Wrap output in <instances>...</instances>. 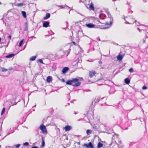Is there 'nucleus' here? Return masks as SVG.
<instances>
[{"instance_id":"1","label":"nucleus","mask_w":148,"mask_h":148,"mask_svg":"<svg viewBox=\"0 0 148 148\" xmlns=\"http://www.w3.org/2000/svg\"><path fill=\"white\" fill-rule=\"evenodd\" d=\"M78 78H74L71 80H68L66 82V85H72L74 87H78L81 84Z\"/></svg>"},{"instance_id":"2","label":"nucleus","mask_w":148,"mask_h":148,"mask_svg":"<svg viewBox=\"0 0 148 148\" xmlns=\"http://www.w3.org/2000/svg\"><path fill=\"white\" fill-rule=\"evenodd\" d=\"M124 19L126 22H125L126 24H132L136 21L134 19L132 16L127 17L125 16Z\"/></svg>"},{"instance_id":"3","label":"nucleus","mask_w":148,"mask_h":148,"mask_svg":"<svg viewBox=\"0 0 148 148\" xmlns=\"http://www.w3.org/2000/svg\"><path fill=\"white\" fill-rule=\"evenodd\" d=\"M39 129L41 130L42 133H47V131L46 130L45 126L43 125V124L41 125L39 127Z\"/></svg>"},{"instance_id":"4","label":"nucleus","mask_w":148,"mask_h":148,"mask_svg":"<svg viewBox=\"0 0 148 148\" xmlns=\"http://www.w3.org/2000/svg\"><path fill=\"white\" fill-rule=\"evenodd\" d=\"M108 19L110 20V22H106L105 23V25H111L112 23V21H113V18L110 15H108Z\"/></svg>"},{"instance_id":"5","label":"nucleus","mask_w":148,"mask_h":148,"mask_svg":"<svg viewBox=\"0 0 148 148\" xmlns=\"http://www.w3.org/2000/svg\"><path fill=\"white\" fill-rule=\"evenodd\" d=\"M84 145L87 148H94V146L91 142L89 143L88 144L84 143Z\"/></svg>"},{"instance_id":"6","label":"nucleus","mask_w":148,"mask_h":148,"mask_svg":"<svg viewBox=\"0 0 148 148\" xmlns=\"http://www.w3.org/2000/svg\"><path fill=\"white\" fill-rule=\"evenodd\" d=\"M49 21H45L43 23L42 26L45 27H47L49 25Z\"/></svg>"},{"instance_id":"7","label":"nucleus","mask_w":148,"mask_h":148,"mask_svg":"<svg viewBox=\"0 0 148 148\" xmlns=\"http://www.w3.org/2000/svg\"><path fill=\"white\" fill-rule=\"evenodd\" d=\"M86 26L89 28H93L95 26V25L92 23H86Z\"/></svg>"},{"instance_id":"8","label":"nucleus","mask_w":148,"mask_h":148,"mask_svg":"<svg viewBox=\"0 0 148 148\" xmlns=\"http://www.w3.org/2000/svg\"><path fill=\"white\" fill-rule=\"evenodd\" d=\"M72 129V127L71 126L66 125L65 126L64 128V129L66 132L69 131Z\"/></svg>"},{"instance_id":"9","label":"nucleus","mask_w":148,"mask_h":148,"mask_svg":"<svg viewBox=\"0 0 148 148\" xmlns=\"http://www.w3.org/2000/svg\"><path fill=\"white\" fill-rule=\"evenodd\" d=\"M96 73V72L95 71H90L89 74V77L90 78L92 77L93 76L95 75Z\"/></svg>"},{"instance_id":"10","label":"nucleus","mask_w":148,"mask_h":148,"mask_svg":"<svg viewBox=\"0 0 148 148\" xmlns=\"http://www.w3.org/2000/svg\"><path fill=\"white\" fill-rule=\"evenodd\" d=\"M69 69L68 67H64L62 70V72L63 74H64L66 73Z\"/></svg>"},{"instance_id":"11","label":"nucleus","mask_w":148,"mask_h":148,"mask_svg":"<svg viewBox=\"0 0 148 148\" xmlns=\"http://www.w3.org/2000/svg\"><path fill=\"white\" fill-rule=\"evenodd\" d=\"M124 57V56L122 55L119 54L117 56V58L118 60L120 61L122 60Z\"/></svg>"},{"instance_id":"12","label":"nucleus","mask_w":148,"mask_h":148,"mask_svg":"<svg viewBox=\"0 0 148 148\" xmlns=\"http://www.w3.org/2000/svg\"><path fill=\"white\" fill-rule=\"evenodd\" d=\"M99 17L100 18L102 19H103L105 18L106 16L105 14H99Z\"/></svg>"},{"instance_id":"13","label":"nucleus","mask_w":148,"mask_h":148,"mask_svg":"<svg viewBox=\"0 0 148 148\" xmlns=\"http://www.w3.org/2000/svg\"><path fill=\"white\" fill-rule=\"evenodd\" d=\"M130 79L128 78H126L124 79L125 83L127 84H128L130 83Z\"/></svg>"},{"instance_id":"14","label":"nucleus","mask_w":148,"mask_h":148,"mask_svg":"<svg viewBox=\"0 0 148 148\" xmlns=\"http://www.w3.org/2000/svg\"><path fill=\"white\" fill-rule=\"evenodd\" d=\"M50 14L49 13H47L45 16L44 17V19L46 20L49 18L50 16Z\"/></svg>"},{"instance_id":"15","label":"nucleus","mask_w":148,"mask_h":148,"mask_svg":"<svg viewBox=\"0 0 148 148\" xmlns=\"http://www.w3.org/2000/svg\"><path fill=\"white\" fill-rule=\"evenodd\" d=\"M15 55V54L14 53H11L5 56V58H11L14 56Z\"/></svg>"},{"instance_id":"16","label":"nucleus","mask_w":148,"mask_h":148,"mask_svg":"<svg viewBox=\"0 0 148 148\" xmlns=\"http://www.w3.org/2000/svg\"><path fill=\"white\" fill-rule=\"evenodd\" d=\"M42 142L41 147H45V142L44 140V137L43 136H42Z\"/></svg>"},{"instance_id":"17","label":"nucleus","mask_w":148,"mask_h":148,"mask_svg":"<svg viewBox=\"0 0 148 148\" xmlns=\"http://www.w3.org/2000/svg\"><path fill=\"white\" fill-rule=\"evenodd\" d=\"M52 77L51 76H48L47 78V81L48 82H50L52 80Z\"/></svg>"},{"instance_id":"18","label":"nucleus","mask_w":148,"mask_h":148,"mask_svg":"<svg viewBox=\"0 0 148 148\" xmlns=\"http://www.w3.org/2000/svg\"><path fill=\"white\" fill-rule=\"evenodd\" d=\"M21 14L23 16L24 18H26L27 17L26 16V12L25 11H22L21 12Z\"/></svg>"},{"instance_id":"19","label":"nucleus","mask_w":148,"mask_h":148,"mask_svg":"<svg viewBox=\"0 0 148 148\" xmlns=\"http://www.w3.org/2000/svg\"><path fill=\"white\" fill-rule=\"evenodd\" d=\"M103 146V144L100 142H99L97 145V147L98 148H100Z\"/></svg>"},{"instance_id":"20","label":"nucleus","mask_w":148,"mask_h":148,"mask_svg":"<svg viewBox=\"0 0 148 148\" xmlns=\"http://www.w3.org/2000/svg\"><path fill=\"white\" fill-rule=\"evenodd\" d=\"M36 56H32L29 59V60L30 61H34L36 59Z\"/></svg>"},{"instance_id":"21","label":"nucleus","mask_w":148,"mask_h":148,"mask_svg":"<svg viewBox=\"0 0 148 148\" xmlns=\"http://www.w3.org/2000/svg\"><path fill=\"white\" fill-rule=\"evenodd\" d=\"M23 41L24 40L23 39L20 42L18 45V46L19 47H21L22 46L23 42Z\"/></svg>"},{"instance_id":"22","label":"nucleus","mask_w":148,"mask_h":148,"mask_svg":"<svg viewBox=\"0 0 148 148\" xmlns=\"http://www.w3.org/2000/svg\"><path fill=\"white\" fill-rule=\"evenodd\" d=\"M89 8L91 10H93L94 9V8L93 4H90L89 6Z\"/></svg>"},{"instance_id":"23","label":"nucleus","mask_w":148,"mask_h":148,"mask_svg":"<svg viewBox=\"0 0 148 148\" xmlns=\"http://www.w3.org/2000/svg\"><path fill=\"white\" fill-rule=\"evenodd\" d=\"M25 27L24 29V30L27 31L28 30V26L27 25V22L25 23Z\"/></svg>"},{"instance_id":"24","label":"nucleus","mask_w":148,"mask_h":148,"mask_svg":"<svg viewBox=\"0 0 148 148\" xmlns=\"http://www.w3.org/2000/svg\"><path fill=\"white\" fill-rule=\"evenodd\" d=\"M91 133V131L90 130H88L86 131V133L88 135L90 134Z\"/></svg>"},{"instance_id":"25","label":"nucleus","mask_w":148,"mask_h":148,"mask_svg":"<svg viewBox=\"0 0 148 148\" xmlns=\"http://www.w3.org/2000/svg\"><path fill=\"white\" fill-rule=\"evenodd\" d=\"M5 108H3V109L2 110L1 112V115H2L4 113V112H5Z\"/></svg>"},{"instance_id":"26","label":"nucleus","mask_w":148,"mask_h":148,"mask_svg":"<svg viewBox=\"0 0 148 148\" xmlns=\"http://www.w3.org/2000/svg\"><path fill=\"white\" fill-rule=\"evenodd\" d=\"M23 5V3H18L16 5V6L18 7H21Z\"/></svg>"},{"instance_id":"27","label":"nucleus","mask_w":148,"mask_h":148,"mask_svg":"<svg viewBox=\"0 0 148 148\" xmlns=\"http://www.w3.org/2000/svg\"><path fill=\"white\" fill-rule=\"evenodd\" d=\"M2 71L3 72L6 71H8V69L4 67L2 68Z\"/></svg>"},{"instance_id":"28","label":"nucleus","mask_w":148,"mask_h":148,"mask_svg":"<svg viewBox=\"0 0 148 148\" xmlns=\"http://www.w3.org/2000/svg\"><path fill=\"white\" fill-rule=\"evenodd\" d=\"M38 61L40 63H42V64H44L42 60L41 59H39L38 60Z\"/></svg>"},{"instance_id":"29","label":"nucleus","mask_w":148,"mask_h":148,"mask_svg":"<svg viewBox=\"0 0 148 148\" xmlns=\"http://www.w3.org/2000/svg\"><path fill=\"white\" fill-rule=\"evenodd\" d=\"M129 71L130 73H132L133 72V69L131 68L129 69Z\"/></svg>"},{"instance_id":"30","label":"nucleus","mask_w":148,"mask_h":148,"mask_svg":"<svg viewBox=\"0 0 148 148\" xmlns=\"http://www.w3.org/2000/svg\"><path fill=\"white\" fill-rule=\"evenodd\" d=\"M29 145V144L27 142H25L23 144V145L24 146H28Z\"/></svg>"},{"instance_id":"31","label":"nucleus","mask_w":148,"mask_h":148,"mask_svg":"<svg viewBox=\"0 0 148 148\" xmlns=\"http://www.w3.org/2000/svg\"><path fill=\"white\" fill-rule=\"evenodd\" d=\"M147 88V87L146 86H143L142 87V89L143 90H145Z\"/></svg>"},{"instance_id":"32","label":"nucleus","mask_w":148,"mask_h":148,"mask_svg":"<svg viewBox=\"0 0 148 148\" xmlns=\"http://www.w3.org/2000/svg\"><path fill=\"white\" fill-rule=\"evenodd\" d=\"M21 145L20 144H18L16 145L15 146L17 148H18Z\"/></svg>"},{"instance_id":"33","label":"nucleus","mask_w":148,"mask_h":148,"mask_svg":"<svg viewBox=\"0 0 148 148\" xmlns=\"http://www.w3.org/2000/svg\"><path fill=\"white\" fill-rule=\"evenodd\" d=\"M65 6L62 5H60L59 6V7L62 8H64V7Z\"/></svg>"},{"instance_id":"34","label":"nucleus","mask_w":148,"mask_h":148,"mask_svg":"<svg viewBox=\"0 0 148 148\" xmlns=\"http://www.w3.org/2000/svg\"><path fill=\"white\" fill-rule=\"evenodd\" d=\"M98 62H99V64H102V62L101 61H99Z\"/></svg>"},{"instance_id":"35","label":"nucleus","mask_w":148,"mask_h":148,"mask_svg":"<svg viewBox=\"0 0 148 148\" xmlns=\"http://www.w3.org/2000/svg\"><path fill=\"white\" fill-rule=\"evenodd\" d=\"M61 80L62 81V82H65V80L64 79H61Z\"/></svg>"},{"instance_id":"36","label":"nucleus","mask_w":148,"mask_h":148,"mask_svg":"<svg viewBox=\"0 0 148 148\" xmlns=\"http://www.w3.org/2000/svg\"><path fill=\"white\" fill-rule=\"evenodd\" d=\"M72 43L74 45H76V43L74 41H72Z\"/></svg>"},{"instance_id":"37","label":"nucleus","mask_w":148,"mask_h":148,"mask_svg":"<svg viewBox=\"0 0 148 148\" xmlns=\"http://www.w3.org/2000/svg\"><path fill=\"white\" fill-rule=\"evenodd\" d=\"M11 36H8V38L10 39V40L11 39Z\"/></svg>"},{"instance_id":"38","label":"nucleus","mask_w":148,"mask_h":148,"mask_svg":"<svg viewBox=\"0 0 148 148\" xmlns=\"http://www.w3.org/2000/svg\"><path fill=\"white\" fill-rule=\"evenodd\" d=\"M12 67H10L9 69V70H12Z\"/></svg>"},{"instance_id":"39","label":"nucleus","mask_w":148,"mask_h":148,"mask_svg":"<svg viewBox=\"0 0 148 148\" xmlns=\"http://www.w3.org/2000/svg\"><path fill=\"white\" fill-rule=\"evenodd\" d=\"M78 14H80V15H81L82 16V15L81 14H80L79 13V12H77V11H75Z\"/></svg>"},{"instance_id":"40","label":"nucleus","mask_w":148,"mask_h":148,"mask_svg":"<svg viewBox=\"0 0 148 148\" xmlns=\"http://www.w3.org/2000/svg\"><path fill=\"white\" fill-rule=\"evenodd\" d=\"M32 38H36L35 36H32Z\"/></svg>"},{"instance_id":"41","label":"nucleus","mask_w":148,"mask_h":148,"mask_svg":"<svg viewBox=\"0 0 148 148\" xmlns=\"http://www.w3.org/2000/svg\"><path fill=\"white\" fill-rule=\"evenodd\" d=\"M1 38L0 37V42H1Z\"/></svg>"},{"instance_id":"42","label":"nucleus","mask_w":148,"mask_h":148,"mask_svg":"<svg viewBox=\"0 0 148 148\" xmlns=\"http://www.w3.org/2000/svg\"><path fill=\"white\" fill-rule=\"evenodd\" d=\"M9 42H8V43H9ZM8 45H7L6 46V47H8Z\"/></svg>"},{"instance_id":"43","label":"nucleus","mask_w":148,"mask_h":148,"mask_svg":"<svg viewBox=\"0 0 148 148\" xmlns=\"http://www.w3.org/2000/svg\"><path fill=\"white\" fill-rule=\"evenodd\" d=\"M116 0H112V1H116Z\"/></svg>"},{"instance_id":"44","label":"nucleus","mask_w":148,"mask_h":148,"mask_svg":"<svg viewBox=\"0 0 148 148\" xmlns=\"http://www.w3.org/2000/svg\"><path fill=\"white\" fill-rule=\"evenodd\" d=\"M78 144H79H79H80V142H78Z\"/></svg>"},{"instance_id":"45","label":"nucleus","mask_w":148,"mask_h":148,"mask_svg":"<svg viewBox=\"0 0 148 148\" xmlns=\"http://www.w3.org/2000/svg\"><path fill=\"white\" fill-rule=\"evenodd\" d=\"M138 29L140 30V29L138 28Z\"/></svg>"},{"instance_id":"46","label":"nucleus","mask_w":148,"mask_h":148,"mask_svg":"<svg viewBox=\"0 0 148 148\" xmlns=\"http://www.w3.org/2000/svg\"><path fill=\"white\" fill-rule=\"evenodd\" d=\"M75 114H77V113H76V112H75Z\"/></svg>"},{"instance_id":"47","label":"nucleus","mask_w":148,"mask_h":148,"mask_svg":"<svg viewBox=\"0 0 148 148\" xmlns=\"http://www.w3.org/2000/svg\"><path fill=\"white\" fill-rule=\"evenodd\" d=\"M1 2H0V5H1Z\"/></svg>"},{"instance_id":"48","label":"nucleus","mask_w":148,"mask_h":148,"mask_svg":"<svg viewBox=\"0 0 148 148\" xmlns=\"http://www.w3.org/2000/svg\"><path fill=\"white\" fill-rule=\"evenodd\" d=\"M67 7H68V8H70V7H68V6H67Z\"/></svg>"},{"instance_id":"49","label":"nucleus","mask_w":148,"mask_h":148,"mask_svg":"<svg viewBox=\"0 0 148 148\" xmlns=\"http://www.w3.org/2000/svg\"><path fill=\"white\" fill-rule=\"evenodd\" d=\"M66 148V147H64V148Z\"/></svg>"},{"instance_id":"50","label":"nucleus","mask_w":148,"mask_h":148,"mask_svg":"<svg viewBox=\"0 0 148 148\" xmlns=\"http://www.w3.org/2000/svg\"><path fill=\"white\" fill-rule=\"evenodd\" d=\"M70 11H69V13H70Z\"/></svg>"},{"instance_id":"51","label":"nucleus","mask_w":148,"mask_h":148,"mask_svg":"<svg viewBox=\"0 0 148 148\" xmlns=\"http://www.w3.org/2000/svg\"><path fill=\"white\" fill-rule=\"evenodd\" d=\"M16 104H17V103H15V105Z\"/></svg>"}]
</instances>
